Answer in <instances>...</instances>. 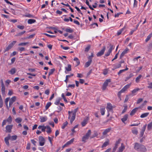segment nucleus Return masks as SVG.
Here are the masks:
<instances>
[{
    "mask_svg": "<svg viewBox=\"0 0 152 152\" xmlns=\"http://www.w3.org/2000/svg\"><path fill=\"white\" fill-rule=\"evenodd\" d=\"M134 148L135 150L137 151L145 152L147 151V149L145 146L137 143H135Z\"/></svg>",
    "mask_w": 152,
    "mask_h": 152,
    "instance_id": "nucleus-1",
    "label": "nucleus"
},
{
    "mask_svg": "<svg viewBox=\"0 0 152 152\" xmlns=\"http://www.w3.org/2000/svg\"><path fill=\"white\" fill-rule=\"evenodd\" d=\"M91 133V131L90 129L88 130L87 132L86 133V134L83 136L82 138V141L84 142H86L87 140L90 138V135Z\"/></svg>",
    "mask_w": 152,
    "mask_h": 152,
    "instance_id": "nucleus-2",
    "label": "nucleus"
},
{
    "mask_svg": "<svg viewBox=\"0 0 152 152\" xmlns=\"http://www.w3.org/2000/svg\"><path fill=\"white\" fill-rule=\"evenodd\" d=\"M69 116L68 119L70 120V123L72 124L75 118L76 115L71 112L70 111L68 112Z\"/></svg>",
    "mask_w": 152,
    "mask_h": 152,
    "instance_id": "nucleus-3",
    "label": "nucleus"
},
{
    "mask_svg": "<svg viewBox=\"0 0 152 152\" xmlns=\"http://www.w3.org/2000/svg\"><path fill=\"white\" fill-rule=\"evenodd\" d=\"M111 82V80L110 79L106 80L103 85L102 86V89L103 90H105L108 86L109 83H110Z\"/></svg>",
    "mask_w": 152,
    "mask_h": 152,
    "instance_id": "nucleus-4",
    "label": "nucleus"
},
{
    "mask_svg": "<svg viewBox=\"0 0 152 152\" xmlns=\"http://www.w3.org/2000/svg\"><path fill=\"white\" fill-rule=\"evenodd\" d=\"M39 145L41 146L44 145L45 143V140L44 137L41 136L39 137Z\"/></svg>",
    "mask_w": 152,
    "mask_h": 152,
    "instance_id": "nucleus-5",
    "label": "nucleus"
},
{
    "mask_svg": "<svg viewBox=\"0 0 152 152\" xmlns=\"http://www.w3.org/2000/svg\"><path fill=\"white\" fill-rule=\"evenodd\" d=\"M113 106L112 104L110 103H107V106L106 109L107 110L108 112L113 110Z\"/></svg>",
    "mask_w": 152,
    "mask_h": 152,
    "instance_id": "nucleus-6",
    "label": "nucleus"
},
{
    "mask_svg": "<svg viewBox=\"0 0 152 152\" xmlns=\"http://www.w3.org/2000/svg\"><path fill=\"white\" fill-rule=\"evenodd\" d=\"M129 51V49L128 48H126L123 51L122 53L121 54L120 56V58L121 59L125 54L128 53Z\"/></svg>",
    "mask_w": 152,
    "mask_h": 152,
    "instance_id": "nucleus-7",
    "label": "nucleus"
},
{
    "mask_svg": "<svg viewBox=\"0 0 152 152\" xmlns=\"http://www.w3.org/2000/svg\"><path fill=\"white\" fill-rule=\"evenodd\" d=\"M105 50V47L104 46L101 51L96 54V56L97 57H99L103 55L104 53Z\"/></svg>",
    "mask_w": 152,
    "mask_h": 152,
    "instance_id": "nucleus-8",
    "label": "nucleus"
},
{
    "mask_svg": "<svg viewBox=\"0 0 152 152\" xmlns=\"http://www.w3.org/2000/svg\"><path fill=\"white\" fill-rule=\"evenodd\" d=\"M131 85V83L130 84H127L125 85L121 90L124 93L129 88Z\"/></svg>",
    "mask_w": 152,
    "mask_h": 152,
    "instance_id": "nucleus-9",
    "label": "nucleus"
},
{
    "mask_svg": "<svg viewBox=\"0 0 152 152\" xmlns=\"http://www.w3.org/2000/svg\"><path fill=\"white\" fill-rule=\"evenodd\" d=\"M125 148V146L123 143H122L121 146L119 148L117 152H122Z\"/></svg>",
    "mask_w": 152,
    "mask_h": 152,
    "instance_id": "nucleus-10",
    "label": "nucleus"
},
{
    "mask_svg": "<svg viewBox=\"0 0 152 152\" xmlns=\"http://www.w3.org/2000/svg\"><path fill=\"white\" fill-rule=\"evenodd\" d=\"M47 129L46 132L47 133L49 134H50L52 132V130L50 127L49 126H46L45 127V129Z\"/></svg>",
    "mask_w": 152,
    "mask_h": 152,
    "instance_id": "nucleus-11",
    "label": "nucleus"
},
{
    "mask_svg": "<svg viewBox=\"0 0 152 152\" xmlns=\"http://www.w3.org/2000/svg\"><path fill=\"white\" fill-rule=\"evenodd\" d=\"M40 122L43 123L45 122L48 120V118L47 116H45L44 117L41 116L40 117Z\"/></svg>",
    "mask_w": 152,
    "mask_h": 152,
    "instance_id": "nucleus-12",
    "label": "nucleus"
},
{
    "mask_svg": "<svg viewBox=\"0 0 152 152\" xmlns=\"http://www.w3.org/2000/svg\"><path fill=\"white\" fill-rule=\"evenodd\" d=\"M128 114H125L123 116V118L121 119L122 121L124 124H125V122L126 121L128 118Z\"/></svg>",
    "mask_w": 152,
    "mask_h": 152,
    "instance_id": "nucleus-13",
    "label": "nucleus"
},
{
    "mask_svg": "<svg viewBox=\"0 0 152 152\" xmlns=\"http://www.w3.org/2000/svg\"><path fill=\"white\" fill-rule=\"evenodd\" d=\"M139 108L136 107L133 109L131 111L130 113V115L131 116H133L137 111Z\"/></svg>",
    "mask_w": 152,
    "mask_h": 152,
    "instance_id": "nucleus-14",
    "label": "nucleus"
},
{
    "mask_svg": "<svg viewBox=\"0 0 152 152\" xmlns=\"http://www.w3.org/2000/svg\"><path fill=\"white\" fill-rule=\"evenodd\" d=\"M111 130V128H108L104 130L102 133L103 135H105L109 133Z\"/></svg>",
    "mask_w": 152,
    "mask_h": 152,
    "instance_id": "nucleus-15",
    "label": "nucleus"
},
{
    "mask_svg": "<svg viewBox=\"0 0 152 152\" xmlns=\"http://www.w3.org/2000/svg\"><path fill=\"white\" fill-rule=\"evenodd\" d=\"M16 99V97L15 96H14L10 99V106L15 102Z\"/></svg>",
    "mask_w": 152,
    "mask_h": 152,
    "instance_id": "nucleus-16",
    "label": "nucleus"
},
{
    "mask_svg": "<svg viewBox=\"0 0 152 152\" xmlns=\"http://www.w3.org/2000/svg\"><path fill=\"white\" fill-rule=\"evenodd\" d=\"M10 140V134H8L7 137L4 139V141L6 144L8 145H9V140Z\"/></svg>",
    "mask_w": 152,
    "mask_h": 152,
    "instance_id": "nucleus-17",
    "label": "nucleus"
},
{
    "mask_svg": "<svg viewBox=\"0 0 152 152\" xmlns=\"http://www.w3.org/2000/svg\"><path fill=\"white\" fill-rule=\"evenodd\" d=\"M88 119H85L83 120L81 124L83 127L85 126L88 123Z\"/></svg>",
    "mask_w": 152,
    "mask_h": 152,
    "instance_id": "nucleus-18",
    "label": "nucleus"
},
{
    "mask_svg": "<svg viewBox=\"0 0 152 152\" xmlns=\"http://www.w3.org/2000/svg\"><path fill=\"white\" fill-rule=\"evenodd\" d=\"M149 113H145L142 114L140 116V117L141 118H143L147 117L149 115Z\"/></svg>",
    "mask_w": 152,
    "mask_h": 152,
    "instance_id": "nucleus-19",
    "label": "nucleus"
},
{
    "mask_svg": "<svg viewBox=\"0 0 152 152\" xmlns=\"http://www.w3.org/2000/svg\"><path fill=\"white\" fill-rule=\"evenodd\" d=\"M134 76V75L132 73H130L128 76L126 77L125 80V81H126L130 79L131 78Z\"/></svg>",
    "mask_w": 152,
    "mask_h": 152,
    "instance_id": "nucleus-20",
    "label": "nucleus"
},
{
    "mask_svg": "<svg viewBox=\"0 0 152 152\" xmlns=\"http://www.w3.org/2000/svg\"><path fill=\"white\" fill-rule=\"evenodd\" d=\"M36 22V20L34 19H29L27 21V22L29 24H32L35 23Z\"/></svg>",
    "mask_w": 152,
    "mask_h": 152,
    "instance_id": "nucleus-21",
    "label": "nucleus"
},
{
    "mask_svg": "<svg viewBox=\"0 0 152 152\" xmlns=\"http://www.w3.org/2000/svg\"><path fill=\"white\" fill-rule=\"evenodd\" d=\"M45 126L43 125H39L38 126V128L39 129H41L42 132H45Z\"/></svg>",
    "mask_w": 152,
    "mask_h": 152,
    "instance_id": "nucleus-22",
    "label": "nucleus"
},
{
    "mask_svg": "<svg viewBox=\"0 0 152 152\" xmlns=\"http://www.w3.org/2000/svg\"><path fill=\"white\" fill-rule=\"evenodd\" d=\"M132 132L133 134L137 135L138 134V132L136 128H133L132 130Z\"/></svg>",
    "mask_w": 152,
    "mask_h": 152,
    "instance_id": "nucleus-23",
    "label": "nucleus"
},
{
    "mask_svg": "<svg viewBox=\"0 0 152 152\" xmlns=\"http://www.w3.org/2000/svg\"><path fill=\"white\" fill-rule=\"evenodd\" d=\"M10 100V97H8L6 99L5 101V103L6 105V107L9 110V108L8 104V101Z\"/></svg>",
    "mask_w": 152,
    "mask_h": 152,
    "instance_id": "nucleus-24",
    "label": "nucleus"
},
{
    "mask_svg": "<svg viewBox=\"0 0 152 152\" xmlns=\"http://www.w3.org/2000/svg\"><path fill=\"white\" fill-rule=\"evenodd\" d=\"M152 37V32L149 35H148L147 37V38L145 39V42H147L151 39V38Z\"/></svg>",
    "mask_w": 152,
    "mask_h": 152,
    "instance_id": "nucleus-25",
    "label": "nucleus"
},
{
    "mask_svg": "<svg viewBox=\"0 0 152 152\" xmlns=\"http://www.w3.org/2000/svg\"><path fill=\"white\" fill-rule=\"evenodd\" d=\"M140 90V89L139 88H135V89H134V90H133L132 91V94H133V95H136L135 93L139 91Z\"/></svg>",
    "mask_w": 152,
    "mask_h": 152,
    "instance_id": "nucleus-26",
    "label": "nucleus"
},
{
    "mask_svg": "<svg viewBox=\"0 0 152 152\" xmlns=\"http://www.w3.org/2000/svg\"><path fill=\"white\" fill-rule=\"evenodd\" d=\"M147 103V101L146 100L144 101V102L142 103L141 104L138 108H139V109L142 108Z\"/></svg>",
    "mask_w": 152,
    "mask_h": 152,
    "instance_id": "nucleus-27",
    "label": "nucleus"
},
{
    "mask_svg": "<svg viewBox=\"0 0 152 152\" xmlns=\"http://www.w3.org/2000/svg\"><path fill=\"white\" fill-rule=\"evenodd\" d=\"M23 16L25 17L29 18H34V16L33 15L30 14H26L23 15Z\"/></svg>",
    "mask_w": 152,
    "mask_h": 152,
    "instance_id": "nucleus-28",
    "label": "nucleus"
},
{
    "mask_svg": "<svg viewBox=\"0 0 152 152\" xmlns=\"http://www.w3.org/2000/svg\"><path fill=\"white\" fill-rule=\"evenodd\" d=\"M18 137V136L16 135H13L11 136H10V140L11 141H14L16 140Z\"/></svg>",
    "mask_w": 152,
    "mask_h": 152,
    "instance_id": "nucleus-29",
    "label": "nucleus"
},
{
    "mask_svg": "<svg viewBox=\"0 0 152 152\" xmlns=\"http://www.w3.org/2000/svg\"><path fill=\"white\" fill-rule=\"evenodd\" d=\"M142 77V75H139L138 77H137L135 79V81L137 83H138L140 82V79Z\"/></svg>",
    "mask_w": 152,
    "mask_h": 152,
    "instance_id": "nucleus-30",
    "label": "nucleus"
},
{
    "mask_svg": "<svg viewBox=\"0 0 152 152\" xmlns=\"http://www.w3.org/2000/svg\"><path fill=\"white\" fill-rule=\"evenodd\" d=\"M109 144V142L108 139L107 140L105 141L104 143L102 145V148L105 147H106Z\"/></svg>",
    "mask_w": 152,
    "mask_h": 152,
    "instance_id": "nucleus-31",
    "label": "nucleus"
},
{
    "mask_svg": "<svg viewBox=\"0 0 152 152\" xmlns=\"http://www.w3.org/2000/svg\"><path fill=\"white\" fill-rule=\"evenodd\" d=\"M152 128V121L148 124L147 125V129L148 130H150Z\"/></svg>",
    "mask_w": 152,
    "mask_h": 152,
    "instance_id": "nucleus-32",
    "label": "nucleus"
},
{
    "mask_svg": "<svg viewBox=\"0 0 152 152\" xmlns=\"http://www.w3.org/2000/svg\"><path fill=\"white\" fill-rule=\"evenodd\" d=\"M100 111L102 115H104L105 112V108L104 107H103L101 108L100 109Z\"/></svg>",
    "mask_w": 152,
    "mask_h": 152,
    "instance_id": "nucleus-33",
    "label": "nucleus"
},
{
    "mask_svg": "<svg viewBox=\"0 0 152 152\" xmlns=\"http://www.w3.org/2000/svg\"><path fill=\"white\" fill-rule=\"evenodd\" d=\"M66 70L67 71H70L71 70V66L70 64H68L67 67L65 68Z\"/></svg>",
    "mask_w": 152,
    "mask_h": 152,
    "instance_id": "nucleus-34",
    "label": "nucleus"
},
{
    "mask_svg": "<svg viewBox=\"0 0 152 152\" xmlns=\"http://www.w3.org/2000/svg\"><path fill=\"white\" fill-rule=\"evenodd\" d=\"M73 60L74 61H75L77 63V66L79 65L80 64V61L78 58L77 57H75Z\"/></svg>",
    "mask_w": 152,
    "mask_h": 152,
    "instance_id": "nucleus-35",
    "label": "nucleus"
},
{
    "mask_svg": "<svg viewBox=\"0 0 152 152\" xmlns=\"http://www.w3.org/2000/svg\"><path fill=\"white\" fill-rule=\"evenodd\" d=\"M94 56V54L93 53H91V56H88V61L92 62V59L93 57Z\"/></svg>",
    "mask_w": 152,
    "mask_h": 152,
    "instance_id": "nucleus-36",
    "label": "nucleus"
},
{
    "mask_svg": "<svg viewBox=\"0 0 152 152\" xmlns=\"http://www.w3.org/2000/svg\"><path fill=\"white\" fill-rule=\"evenodd\" d=\"M74 138H73L71 140H70L69 141L67 142H66V144L67 145H70L71 144H72L73 142H74Z\"/></svg>",
    "mask_w": 152,
    "mask_h": 152,
    "instance_id": "nucleus-37",
    "label": "nucleus"
},
{
    "mask_svg": "<svg viewBox=\"0 0 152 152\" xmlns=\"http://www.w3.org/2000/svg\"><path fill=\"white\" fill-rule=\"evenodd\" d=\"M98 134L97 132L95 131L94 133V134L92 135V136H90V138L92 139L95 137H97L98 136Z\"/></svg>",
    "mask_w": 152,
    "mask_h": 152,
    "instance_id": "nucleus-38",
    "label": "nucleus"
},
{
    "mask_svg": "<svg viewBox=\"0 0 152 152\" xmlns=\"http://www.w3.org/2000/svg\"><path fill=\"white\" fill-rule=\"evenodd\" d=\"M51 104L52 103L50 102L47 103L45 106V109L46 110H48L49 107L51 105Z\"/></svg>",
    "mask_w": 152,
    "mask_h": 152,
    "instance_id": "nucleus-39",
    "label": "nucleus"
},
{
    "mask_svg": "<svg viewBox=\"0 0 152 152\" xmlns=\"http://www.w3.org/2000/svg\"><path fill=\"white\" fill-rule=\"evenodd\" d=\"M1 91L2 95L4 94L5 92V88L4 85H1Z\"/></svg>",
    "mask_w": 152,
    "mask_h": 152,
    "instance_id": "nucleus-40",
    "label": "nucleus"
},
{
    "mask_svg": "<svg viewBox=\"0 0 152 152\" xmlns=\"http://www.w3.org/2000/svg\"><path fill=\"white\" fill-rule=\"evenodd\" d=\"M92 62L90 61H88L87 62H86L85 65V67L86 68L88 67L91 64Z\"/></svg>",
    "mask_w": 152,
    "mask_h": 152,
    "instance_id": "nucleus-41",
    "label": "nucleus"
},
{
    "mask_svg": "<svg viewBox=\"0 0 152 152\" xmlns=\"http://www.w3.org/2000/svg\"><path fill=\"white\" fill-rule=\"evenodd\" d=\"M9 120H10V116L8 118L7 120H4L2 123V126H3L4 125H5L6 124V123L7 122H8L9 121Z\"/></svg>",
    "mask_w": 152,
    "mask_h": 152,
    "instance_id": "nucleus-42",
    "label": "nucleus"
},
{
    "mask_svg": "<svg viewBox=\"0 0 152 152\" xmlns=\"http://www.w3.org/2000/svg\"><path fill=\"white\" fill-rule=\"evenodd\" d=\"M16 71V70L15 68H13L10 70V73L13 75L15 73Z\"/></svg>",
    "mask_w": 152,
    "mask_h": 152,
    "instance_id": "nucleus-43",
    "label": "nucleus"
},
{
    "mask_svg": "<svg viewBox=\"0 0 152 152\" xmlns=\"http://www.w3.org/2000/svg\"><path fill=\"white\" fill-rule=\"evenodd\" d=\"M22 119L20 118H18L15 119V122L18 124L20 123L21 122Z\"/></svg>",
    "mask_w": 152,
    "mask_h": 152,
    "instance_id": "nucleus-44",
    "label": "nucleus"
},
{
    "mask_svg": "<svg viewBox=\"0 0 152 152\" xmlns=\"http://www.w3.org/2000/svg\"><path fill=\"white\" fill-rule=\"evenodd\" d=\"M55 71V69L54 68H53L50 70V71L49 73H48V75L49 76H50L52 75L54 72Z\"/></svg>",
    "mask_w": 152,
    "mask_h": 152,
    "instance_id": "nucleus-45",
    "label": "nucleus"
},
{
    "mask_svg": "<svg viewBox=\"0 0 152 152\" xmlns=\"http://www.w3.org/2000/svg\"><path fill=\"white\" fill-rule=\"evenodd\" d=\"M65 31L67 32L70 33H72L73 31V30L70 28H66L65 29Z\"/></svg>",
    "mask_w": 152,
    "mask_h": 152,
    "instance_id": "nucleus-46",
    "label": "nucleus"
},
{
    "mask_svg": "<svg viewBox=\"0 0 152 152\" xmlns=\"http://www.w3.org/2000/svg\"><path fill=\"white\" fill-rule=\"evenodd\" d=\"M67 121H66L63 124L62 126L61 127V128L62 129H64L65 128V127L67 126Z\"/></svg>",
    "mask_w": 152,
    "mask_h": 152,
    "instance_id": "nucleus-47",
    "label": "nucleus"
},
{
    "mask_svg": "<svg viewBox=\"0 0 152 152\" xmlns=\"http://www.w3.org/2000/svg\"><path fill=\"white\" fill-rule=\"evenodd\" d=\"M29 43V42H21L18 45L20 46H25Z\"/></svg>",
    "mask_w": 152,
    "mask_h": 152,
    "instance_id": "nucleus-48",
    "label": "nucleus"
},
{
    "mask_svg": "<svg viewBox=\"0 0 152 152\" xmlns=\"http://www.w3.org/2000/svg\"><path fill=\"white\" fill-rule=\"evenodd\" d=\"M86 4L87 5H88L89 8L92 10H94V9L93 7H92L89 4V2L88 1V0H86Z\"/></svg>",
    "mask_w": 152,
    "mask_h": 152,
    "instance_id": "nucleus-49",
    "label": "nucleus"
},
{
    "mask_svg": "<svg viewBox=\"0 0 152 152\" xmlns=\"http://www.w3.org/2000/svg\"><path fill=\"white\" fill-rule=\"evenodd\" d=\"M121 141V139H119L118 140L116 141L115 144V146L118 147V145L120 143Z\"/></svg>",
    "mask_w": 152,
    "mask_h": 152,
    "instance_id": "nucleus-50",
    "label": "nucleus"
},
{
    "mask_svg": "<svg viewBox=\"0 0 152 152\" xmlns=\"http://www.w3.org/2000/svg\"><path fill=\"white\" fill-rule=\"evenodd\" d=\"M138 2L137 0H134V3L133 4V7L136 8L137 7Z\"/></svg>",
    "mask_w": 152,
    "mask_h": 152,
    "instance_id": "nucleus-51",
    "label": "nucleus"
},
{
    "mask_svg": "<svg viewBox=\"0 0 152 152\" xmlns=\"http://www.w3.org/2000/svg\"><path fill=\"white\" fill-rule=\"evenodd\" d=\"M60 100V98H58L56 99L55 102H54V104L56 105H58L59 104Z\"/></svg>",
    "mask_w": 152,
    "mask_h": 152,
    "instance_id": "nucleus-52",
    "label": "nucleus"
},
{
    "mask_svg": "<svg viewBox=\"0 0 152 152\" xmlns=\"http://www.w3.org/2000/svg\"><path fill=\"white\" fill-rule=\"evenodd\" d=\"M108 72V69H104L103 70V74L104 75H106L107 74Z\"/></svg>",
    "mask_w": 152,
    "mask_h": 152,
    "instance_id": "nucleus-53",
    "label": "nucleus"
},
{
    "mask_svg": "<svg viewBox=\"0 0 152 152\" xmlns=\"http://www.w3.org/2000/svg\"><path fill=\"white\" fill-rule=\"evenodd\" d=\"M26 32L25 31H23L21 32H19L18 33L16 36H21L22 35L24 34Z\"/></svg>",
    "mask_w": 152,
    "mask_h": 152,
    "instance_id": "nucleus-54",
    "label": "nucleus"
},
{
    "mask_svg": "<svg viewBox=\"0 0 152 152\" xmlns=\"http://www.w3.org/2000/svg\"><path fill=\"white\" fill-rule=\"evenodd\" d=\"M6 132L7 133L10 132V125H7V126L6 127Z\"/></svg>",
    "mask_w": 152,
    "mask_h": 152,
    "instance_id": "nucleus-55",
    "label": "nucleus"
},
{
    "mask_svg": "<svg viewBox=\"0 0 152 152\" xmlns=\"http://www.w3.org/2000/svg\"><path fill=\"white\" fill-rule=\"evenodd\" d=\"M43 34L48 37H51V38H53L55 37L56 36L54 35H50V34H49L47 33H44Z\"/></svg>",
    "mask_w": 152,
    "mask_h": 152,
    "instance_id": "nucleus-56",
    "label": "nucleus"
},
{
    "mask_svg": "<svg viewBox=\"0 0 152 152\" xmlns=\"http://www.w3.org/2000/svg\"><path fill=\"white\" fill-rule=\"evenodd\" d=\"M124 109L123 110L122 113H125L126 111L127 110V107L126 105L124 106Z\"/></svg>",
    "mask_w": 152,
    "mask_h": 152,
    "instance_id": "nucleus-57",
    "label": "nucleus"
},
{
    "mask_svg": "<svg viewBox=\"0 0 152 152\" xmlns=\"http://www.w3.org/2000/svg\"><path fill=\"white\" fill-rule=\"evenodd\" d=\"M91 28H95V26H96V27H98V25L97 23H93L91 24Z\"/></svg>",
    "mask_w": 152,
    "mask_h": 152,
    "instance_id": "nucleus-58",
    "label": "nucleus"
},
{
    "mask_svg": "<svg viewBox=\"0 0 152 152\" xmlns=\"http://www.w3.org/2000/svg\"><path fill=\"white\" fill-rule=\"evenodd\" d=\"M61 47L64 50H67L69 48L68 47L64 46L62 45H61Z\"/></svg>",
    "mask_w": 152,
    "mask_h": 152,
    "instance_id": "nucleus-59",
    "label": "nucleus"
},
{
    "mask_svg": "<svg viewBox=\"0 0 152 152\" xmlns=\"http://www.w3.org/2000/svg\"><path fill=\"white\" fill-rule=\"evenodd\" d=\"M78 108L77 107V108L75 109L73 111H71V112H72V113L76 115V113L78 111Z\"/></svg>",
    "mask_w": 152,
    "mask_h": 152,
    "instance_id": "nucleus-60",
    "label": "nucleus"
},
{
    "mask_svg": "<svg viewBox=\"0 0 152 152\" xmlns=\"http://www.w3.org/2000/svg\"><path fill=\"white\" fill-rule=\"evenodd\" d=\"M111 53V50H108V51L105 53V56H108L110 55Z\"/></svg>",
    "mask_w": 152,
    "mask_h": 152,
    "instance_id": "nucleus-61",
    "label": "nucleus"
},
{
    "mask_svg": "<svg viewBox=\"0 0 152 152\" xmlns=\"http://www.w3.org/2000/svg\"><path fill=\"white\" fill-rule=\"evenodd\" d=\"M31 148V144L30 143H28L27 144V146L26 147V149L27 150H29Z\"/></svg>",
    "mask_w": 152,
    "mask_h": 152,
    "instance_id": "nucleus-62",
    "label": "nucleus"
},
{
    "mask_svg": "<svg viewBox=\"0 0 152 152\" xmlns=\"http://www.w3.org/2000/svg\"><path fill=\"white\" fill-rule=\"evenodd\" d=\"M123 30H124V28H122L120 30H119V31H118L117 33V35H119L120 34H121V33H122V31H123Z\"/></svg>",
    "mask_w": 152,
    "mask_h": 152,
    "instance_id": "nucleus-63",
    "label": "nucleus"
},
{
    "mask_svg": "<svg viewBox=\"0 0 152 152\" xmlns=\"http://www.w3.org/2000/svg\"><path fill=\"white\" fill-rule=\"evenodd\" d=\"M90 48V45H88L85 48V51L86 52H88L89 49Z\"/></svg>",
    "mask_w": 152,
    "mask_h": 152,
    "instance_id": "nucleus-64",
    "label": "nucleus"
}]
</instances>
